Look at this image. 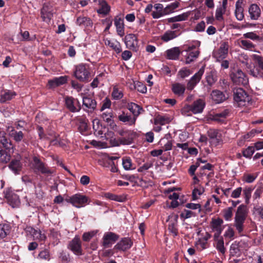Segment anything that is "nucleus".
<instances>
[{
    "label": "nucleus",
    "mask_w": 263,
    "mask_h": 263,
    "mask_svg": "<svg viewBox=\"0 0 263 263\" xmlns=\"http://www.w3.org/2000/svg\"><path fill=\"white\" fill-rule=\"evenodd\" d=\"M31 168L35 174L43 175L45 181L50 179L55 173V171L53 169L51 168L47 164L43 162L37 156H33L32 157Z\"/></svg>",
    "instance_id": "1"
},
{
    "label": "nucleus",
    "mask_w": 263,
    "mask_h": 263,
    "mask_svg": "<svg viewBox=\"0 0 263 263\" xmlns=\"http://www.w3.org/2000/svg\"><path fill=\"white\" fill-rule=\"evenodd\" d=\"M249 213L247 204L239 205L235 213L234 226L238 233L240 234L244 229V223L246 220Z\"/></svg>",
    "instance_id": "2"
},
{
    "label": "nucleus",
    "mask_w": 263,
    "mask_h": 263,
    "mask_svg": "<svg viewBox=\"0 0 263 263\" xmlns=\"http://www.w3.org/2000/svg\"><path fill=\"white\" fill-rule=\"evenodd\" d=\"M233 100L235 105L241 107L247 106L252 103V97L241 88L233 89Z\"/></svg>",
    "instance_id": "3"
},
{
    "label": "nucleus",
    "mask_w": 263,
    "mask_h": 263,
    "mask_svg": "<svg viewBox=\"0 0 263 263\" xmlns=\"http://www.w3.org/2000/svg\"><path fill=\"white\" fill-rule=\"evenodd\" d=\"M65 200L67 202L71 203L77 208L84 207L89 203V198L81 193H77L71 196H68Z\"/></svg>",
    "instance_id": "4"
},
{
    "label": "nucleus",
    "mask_w": 263,
    "mask_h": 263,
    "mask_svg": "<svg viewBox=\"0 0 263 263\" xmlns=\"http://www.w3.org/2000/svg\"><path fill=\"white\" fill-rule=\"evenodd\" d=\"M74 75L81 82H88L90 76L89 65L82 63L76 66Z\"/></svg>",
    "instance_id": "5"
},
{
    "label": "nucleus",
    "mask_w": 263,
    "mask_h": 263,
    "mask_svg": "<svg viewBox=\"0 0 263 263\" xmlns=\"http://www.w3.org/2000/svg\"><path fill=\"white\" fill-rule=\"evenodd\" d=\"M230 76L232 81L236 85L246 86L249 83L248 77L240 69H234L231 71Z\"/></svg>",
    "instance_id": "6"
},
{
    "label": "nucleus",
    "mask_w": 263,
    "mask_h": 263,
    "mask_svg": "<svg viewBox=\"0 0 263 263\" xmlns=\"http://www.w3.org/2000/svg\"><path fill=\"white\" fill-rule=\"evenodd\" d=\"M205 106V102L201 99L195 101L191 105L186 104L182 109V113L186 114L192 112L194 114L201 113Z\"/></svg>",
    "instance_id": "7"
},
{
    "label": "nucleus",
    "mask_w": 263,
    "mask_h": 263,
    "mask_svg": "<svg viewBox=\"0 0 263 263\" xmlns=\"http://www.w3.org/2000/svg\"><path fill=\"white\" fill-rule=\"evenodd\" d=\"M253 60L256 64V67L250 70V74L256 78L263 77V57L257 54L253 55Z\"/></svg>",
    "instance_id": "8"
},
{
    "label": "nucleus",
    "mask_w": 263,
    "mask_h": 263,
    "mask_svg": "<svg viewBox=\"0 0 263 263\" xmlns=\"http://www.w3.org/2000/svg\"><path fill=\"white\" fill-rule=\"evenodd\" d=\"M64 102L66 108L71 112H79L81 109V105L79 101L71 96H65Z\"/></svg>",
    "instance_id": "9"
},
{
    "label": "nucleus",
    "mask_w": 263,
    "mask_h": 263,
    "mask_svg": "<svg viewBox=\"0 0 263 263\" xmlns=\"http://www.w3.org/2000/svg\"><path fill=\"white\" fill-rule=\"evenodd\" d=\"M3 194L8 203L12 207L15 208L19 205L20 203L19 197L13 192L11 187L5 189L3 192Z\"/></svg>",
    "instance_id": "10"
},
{
    "label": "nucleus",
    "mask_w": 263,
    "mask_h": 263,
    "mask_svg": "<svg viewBox=\"0 0 263 263\" xmlns=\"http://www.w3.org/2000/svg\"><path fill=\"white\" fill-rule=\"evenodd\" d=\"M53 7L49 3H44L41 9V17L43 22H50L54 13Z\"/></svg>",
    "instance_id": "11"
},
{
    "label": "nucleus",
    "mask_w": 263,
    "mask_h": 263,
    "mask_svg": "<svg viewBox=\"0 0 263 263\" xmlns=\"http://www.w3.org/2000/svg\"><path fill=\"white\" fill-rule=\"evenodd\" d=\"M67 248L71 250L74 254L81 256L83 254L82 248L81 241L78 237H74L70 241L67 246Z\"/></svg>",
    "instance_id": "12"
},
{
    "label": "nucleus",
    "mask_w": 263,
    "mask_h": 263,
    "mask_svg": "<svg viewBox=\"0 0 263 263\" xmlns=\"http://www.w3.org/2000/svg\"><path fill=\"white\" fill-rule=\"evenodd\" d=\"M209 142L212 146H216L222 142L221 134L216 129L210 128L207 132Z\"/></svg>",
    "instance_id": "13"
},
{
    "label": "nucleus",
    "mask_w": 263,
    "mask_h": 263,
    "mask_svg": "<svg viewBox=\"0 0 263 263\" xmlns=\"http://www.w3.org/2000/svg\"><path fill=\"white\" fill-rule=\"evenodd\" d=\"M204 72V68L202 67L190 78L186 84L187 90H192L195 88L201 80Z\"/></svg>",
    "instance_id": "14"
},
{
    "label": "nucleus",
    "mask_w": 263,
    "mask_h": 263,
    "mask_svg": "<svg viewBox=\"0 0 263 263\" xmlns=\"http://www.w3.org/2000/svg\"><path fill=\"white\" fill-rule=\"evenodd\" d=\"M124 42L126 47L137 52L139 50L138 40L134 34H127L124 37Z\"/></svg>",
    "instance_id": "15"
},
{
    "label": "nucleus",
    "mask_w": 263,
    "mask_h": 263,
    "mask_svg": "<svg viewBox=\"0 0 263 263\" xmlns=\"http://www.w3.org/2000/svg\"><path fill=\"white\" fill-rule=\"evenodd\" d=\"M76 125L78 126L79 132L83 135H87L89 129L88 125V120L84 116L76 118Z\"/></svg>",
    "instance_id": "16"
},
{
    "label": "nucleus",
    "mask_w": 263,
    "mask_h": 263,
    "mask_svg": "<svg viewBox=\"0 0 263 263\" xmlns=\"http://www.w3.org/2000/svg\"><path fill=\"white\" fill-rule=\"evenodd\" d=\"M229 45L228 42H223L220 43L219 48L214 52V57L218 61L223 60L227 57L229 52Z\"/></svg>",
    "instance_id": "17"
},
{
    "label": "nucleus",
    "mask_w": 263,
    "mask_h": 263,
    "mask_svg": "<svg viewBox=\"0 0 263 263\" xmlns=\"http://www.w3.org/2000/svg\"><path fill=\"white\" fill-rule=\"evenodd\" d=\"M68 76H60L55 77L52 79L49 80L47 84L48 89H54L55 87L64 85L67 83Z\"/></svg>",
    "instance_id": "18"
},
{
    "label": "nucleus",
    "mask_w": 263,
    "mask_h": 263,
    "mask_svg": "<svg viewBox=\"0 0 263 263\" xmlns=\"http://www.w3.org/2000/svg\"><path fill=\"white\" fill-rule=\"evenodd\" d=\"M133 245L132 240L129 237L122 238L115 246V249L126 251L131 248Z\"/></svg>",
    "instance_id": "19"
},
{
    "label": "nucleus",
    "mask_w": 263,
    "mask_h": 263,
    "mask_svg": "<svg viewBox=\"0 0 263 263\" xmlns=\"http://www.w3.org/2000/svg\"><path fill=\"white\" fill-rule=\"evenodd\" d=\"M97 105V101L90 95L83 97V106L89 109L90 112L96 109Z\"/></svg>",
    "instance_id": "20"
},
{
    "label": "nucleus",
    "mask_w": 263,
    "mask_h": 263,
    "mask_svg": "<svg viewBox=\"0 0 263 263\" xmlns=\"http://www.w3.org/2000/svg\"><path fill=\"white\" fill-rule=\"evenodd\" d=\"M119 238V235L112 233V232H107L104 234L103 239V245L104 247L107 248L115 243Z\"/></svg>",
    "instance_id": "21"
},
{
    "label": "nucleus",
    "mask_w": 263,
    "mask_h": 263,
    "mask_svg": "<svg viewBox=\"0 0 263 263\" xmlns=\"http://www.w3.org/2000/svg\"><path fill=\"white\" fill-rule=\"evenodd\" d=\"M118 119L129 126L135 125L137 120L135 117H134L130 114L126 113L124 111H123L121 115L118 116Z\"/></svg>",
    "instance_id": "22"
},
{
    "label": "nucleus",
    "mask_w": 263,
    "mask_h": 263,
    "mask_svg": "<svg viewBox=\"0 0 263 263\" xmlns=\"http://www.w3.org/2000/svg\"><path fill=\"white\" fill-rule=\"evenodd\" d=\"M249 13L252 20H257L260 17L261 10L259 7L256 4H252L249 8Z\"/></svg>",
    "instance_id": "23"
},
{
    "label": "nucleus",
    "mask_w": 263,
    "mask_h": 263,
    "mask_svg": "<svg viewBox=\"0 0 263 263\" xmlns=\"http://www.w3.org/2000/svg\"><path fill=\"white\" fill-rule=\"evenodd\" d=\"M211 96L212 100L217 104L223 102L228 98L223 92L217 89L213 90Z\"/></svg>",
    "instance_id": "24"
},
{
    "label": "nucleus",
    "mask_w": 263,
    "mask_h": 263,
    "mask_svg": "<svg viewBox=\"0 0 263 263\" xmlns=\"http://www.w3.org/2000/svg\"><path fill=\"white\" fill-rule=\"evenodd\" d=\"M114 24L116 27L117 34L120 36L123 37L125 34L123 18L117 16L115 18Z\"/></svg>",
    "instance_id": "25"
},
{
    "label": "nucleus",
    "mask_w": 263,
    "mask_h": 263,
    "mask_svg": "<svg viewBox=\"0 0 263 263\" xmlns=\"http://www.w3.org/2000/svg\"><path fill=\"white\" fill-rule=\"evenodd\" d=\"M243 5L242 0H238L236 2L235 15L238 21H242L244 18Z\"/></svg>",
    "instance_id": "26"
},
{
    "label": "nucleus",
    "mask_w": 263,
    "mask_h": 263,
    "mask_svg": "<svg viewBox=\"0 0 263 263\" xmlns=\"http://www.w3.org/2000/svg\"><path fill=\"white\" fill-rule=\"evenodd\" d=\"M178 216L177 215H175L174 219L171 220L168 224V230L174 237L178 235Z\"/></svg>",
    "instance_id": "27"
},
{
    "label": "nucleus",
    "mask_w": 263,
    "mask_h": 263,
    "mask_svg": "<svg viewBox=\"0 0 263 263\" xmlns=\"http://www.w3.org/2000/svg\"><path fill=\"white\" fill-rule=\"evenodd\" d=\"M105 45L109 46L114 50L117 54L122 52V47L120 42L116 40L111 41L108 39L104 40Z\"/></svg>",
    "instance_id": "28"
},
{
    "label": "nucleus",
    "mask_w": 263,
    "mask_h": 263,
    "mask_svg": "<svg viewBox=\"0 0 263 263\" xmlns=\"http://www.w3.org/2000/svg\"><path fill=\"white\" fill-rule=\"evenodd\" d=\"M180 53L179 48L175 47L166 51V57L169 60H176L178 59Z\"/></svg>",
    "instance_id": "29"
},
{
    "label": "nucleus",
    "mask_w": 263,
    "mask_h": 263,
    "mask_svg": "<svg viewBox=\"0 0 263 263\" xmlns=\"http://www.w3.org/2000/svg\"><path fill=\"white\" fill-rule=\"evenodd\" d=\"M8 167L15 174H19L22 168V164L20 160L12 159Z\"/></svg>",
    "instance_id": "30"
},
{
    "label": "nucleus",
    "mask_w": 263,
    "mask_h": 263,
    "mask_svg": "<svg viewBox=\"0 0 263 263\" xmlns=\"http://www.w3.org/2000/svg\"><path fill=\"white\" fill-rule=\"evenodd\" d=\"M127 108L133 114V116L135 117L136 119L141 114V111L143 110L142 107L133 102L128 103Z\"/></svg>",
    "instance_id": "31"
},
{
    "label": "nucleus",
    "mask_w": 263,
    "mask_h": 263,
    "mask_svg": "<svg viewBox=\"0 0 263 263\" xmlns=\"http://www.w3.org/2000/svg\"><path fill=\"white\" fill-rule=\"evenodd\" d=\"M138 136L136 132L132 130H127L124 137H122L123 140V144L130 145L133 143L134 140Z\"/></svg>",
    "instance_id": "32"
},
{
    "label": "nucleus",
    "mask_w": 263,
    "mask_h": 263,
    "mask_svg": "<svg viewBox=\"0 0 263 263\" xmlns=\"http://www.w3.org/2000/svg\"><path fill=\"white\" fill-rule=\"evenodd\" d=\"M255 187L252 185L246 186L242 189V196L245 199V203L249 204L250 202V199L252 196V193L253 191L254 190Z\"/></svg>",
    "instance_id": "33"
},
{
    "label": "nucleus",
    "mask_w": 263,
    "mask_h": 263,
    "mask_svg": "<svg viewBox=\"0 0 263 263\" xmlns=\"http://www.w3.org/2000/svg\"><path fill=\"white\" fill-rule=\"evenodd\" d=\"M154 8L156 10L152 13V16L154 18H158L166 15V14H164L165 12H164V8L162 4H156L154 5Z\"/></svg>",
    "instance_id": "34"
},
{
    "label": "nucleus",
    "mask_w": 263,
    "mask_h": 263,
    "mask_svg": "<svg viewBox=\"0 0 263 263\" xmlns=\"http://www.w3.org/2000/svg\"><path fill=\"white\" fill-rule=\"evenodd\" d=\"M11 129L9 131V136L12 137L16 142H21L24 138V134L22 131H16L14 127H9Z\"/></svg>",
    "instance_id": "35"
},
{
    "label": "nucleus",
    "mask_w": 263,
    "mask_h": 263,
    "mask_svg": "<svg viewBox=\"0 0 263 263\" xmlns=\"http://www.w3.org/2000/svg\"><path fill=\"white\" fill-rule=\"evenodd\" d=\"M77 25L81 27H92V22L89 17L86 16H79L76 21Z\"/></svg>",
    "instance_id": "36"
},
{
    "label": "nucleus",
    "mask_w": 263,
    "mask_h": 263,
    "mask_svg": "<svg viewBox=\"0 0 263 263\" xmlns=\"http://www.w3.org/2000/svg\"><path fill=\"white\" fill-rule=\"evenodd\" d=\"M223 223V220L221 218H212L210 226L213 231L223 230L224 229L222 226Z\"/></svg>",
    "instance_id": "37"
},
{
    "label": "nucleus",
    "mask_w": 263,
    "mask_h": 263,
    "mask_svg": "<svg viewBox=\"0 0 263 263\" xmlns=\"http://www.w3.org/2000/svg\"><path fill=\"white\" fill-rule=\"evenodd\" d=\"M0 143L6 149H10L12 146L11 140L6 136L4 132H0Z\"/></svg>",
    "instance_id": "38"
},
{
    "label": "nucleus",
    "mask_w": 263,
    "mask_h": 263,
    "mask_svg": "<svg viewBox=\"0 0 263 263\" xmlns=\"http://www.w3.org/2000/svg\"><path fill=\"white\" fill-rule=\"evenodd\" d=\"M230 110L229 109H224L219 112L215 114L213 116V120L214 121L221 122L229 115Z\"/></svg>",
    "instance_id": "39"
},
{
    "label": "nucleus",
    "mask_w": 263,
    "mask_h": 263,
    "mask_svg": "<svg viewBox=\"0 0 263 263\" xmlns=\"http://www.w3.org/2000/svg\"><path fill=\"white\" fill-rule=\"evenodd\" d=\"M16 95L15 91L11 90H5L4 93L1 95L0 102L2 103H4L8 101L11 100Z\"/></svg>",
    "instance_id": "40"
},
{
    "label": "nucleus",
    "mask_w": 263,
    "mask_h": 263,
    "mask_svg": "<svg viewBox=\"0 0 263 263\" xmlns=\"http://www.w3.org/2000/svg\"><path fill=\"white\" fill-rule=\"evenodd\" d=\"M172 90L174 94L178 96H181L184 94L185 90V87L182 84L177 83L173 84Z\"/></svg>",
    "instance_id": "41"
},
{
    "label": "nucleus",
    "mask_w": 263,
    "mask_h": 263,
    "mask_svg": "<svg viewBox=\"0 0 263 263\" xmlns=\"http://www.w3.org/2000/svg\"><path fill=\"white\" fill-rule=\"evenodd\" d=\"M171 118L168 115H158L155 119V124L164 125L171 121Z\"/></svg>",
    "instance_id": "42"
},
{
    "label": "nucleus",
    "mask_w": 263,
    "mask_h": 263,
    "mask_svg": "<svg viewBox=\"0 0 263 263\" xmlns=\"http://www.w3.org/2000/svg\"><path fill=\"white\" fill-rule=\"evenodd\" d=\"M122 165L124 170L126 171L135 170L136 165H134L131 158L129 157H125L122 158Z\"/></svg>",
    "instance_id": "43"
},
{
    "label": "nucleus",
    "mask_w": 263,
    "mask_h": 263,
    "mask_svg": "<svg viewBox=\"0 0 263 263\" xmlns=\"http://www.w3.org/2000/svg\"><path fill=\"white\" fill-rule=\"evenodd\" d=\"M112 117L113 115L112 111H110L109 112H104L102 115V117L103 119V120L107 122L111 128H114L116 126V124L115 123L114 120L112 119Z\"/></svg>",
    "instance_id": "44"
},
{
    "label": "nucleus",
    "mask_w": 263,
    "mask_h": 263,
    "mask_svg": "<svg viewBox=\"0 0 263 263\" xmlns=\"http://www.w3.org/2000/svg\"><path fill=\"white\" fill-rule=\"evenodd\" d=\"M100 8L98 12L100 14L106 15L110 11V7L107 3L104 0L99 1Z\"/></svg>",
    "instance_id": "45"
},
{
    "label": "nucleus",
    "mask_w": 263,
    "mask_h": 263,
    "mask_svg": "<svg viewBox=\"0 0 263 263\" xmlns=\"http://www.w3.org/2000/svg\"><path fill=\"white\" fill-rule=\"evenodd\" d=\"M188 52L189 54L186 55L185 58V63L186 64H190L198 57L200 50L199 49H197L195 51H189Z\"/></svg>",
    "instance_id": "46"
},
{
    "label": "nucleus",
    "mask_w": 263,
    "mask_h": 263,
    "mask_svg": "<svg viewBox=\"0 0 263 263\" xmlns=\"http://www.w3.org/2000/svg\"><path fill=\"white\" fill-rule=\"evenodd\" d=\"M189 16L188 13H183L177 16L170 17L167 19L168 23H175L177 22L185 21Z\"/></svg>",
    "instance_id": "47"
},
{
    "label": "nucleus",
    "mask_w": 263,
    "mask_h": 263,
    "mask_svg": "<svg viewBox=\"0 0 263 263\" xmlns=\"http://www.w3.org/2000/svg\"><path fill=\"white\" fill-rule=\"evenodd\" d=\"M240 46L245 50L253 51L255 49V45L249 40H242L240 41Z\"/></svg>",
    "instance_id": "48"
},
{
    "label": "nucleus",
    "mask_w": 263,
    "mask_h": 263,
    "mask_svg": "<svg viewBox=\"0 0 263 263\" xmlns=\"http://www.w3.org/2000/svg\"><path fill=\"white\" fill-rule=\"evenodd\" d=\"M179 5L180 3L177 1L171 3V4L167 5L164 8V12H165L164 13V14H166V15H167L170 13L174 12L175 10L179 7Z\"/></svg>",
    "instance_id": "49"
},
{
    "label": "nucleus",
    "mask_w": 263,
    "mask_h": 263,
    "mask_svg": "<svg viewBox=\"0 0 263 263\" xmlns=\"http://www.w3.org/2000/svg\"><path fill=\"white\" fill-rule=\"evenodd\" d=\"M92 128L95 131L98 132V134L99 135H102L103 134L102 129L105 127L104 126H103L98 119H95L93 120Z\"/></svg>",
    "instance_id": "50"
},
{
    "label": "nucleus",
    "mask_w": 263,
    "mask_h": 263,
    "mask_svg": "<svg viewBox=\"0 0 263 263\" xmlns=\"http://www.w3.org/2000/svg\"><path fill=\"white\" fill-rule=\"evenodd\" d=\"M257 177V174H243L242 177V181L244 182L251 183L253 182Z\"/></svg>",
    "instance_id": "51"
},
{
    "label": "nucleus",
    "mask_w": 263,
    "mask_h": 263,
    "mask_svg": "<svg viewBox=\"0 0 263 263\" xmlns=\"http://www.w3.org/2000/svg\"><path fill=\"white\" fill-rule=\"evenodd\" d=\"M177 37L175 31H167L161 36V40L165 42H167L169 41L173 40Z\"/></svg>",
    "instance_id": "52"
},
{
    "label": "nucleus",
    "mask_w": 263,
    "mask_h": 263,
    "mask_svg": "<svg viewBox=\"0 0 263 263\" xmlns=\"http://www.w3.org/2000/svg\"><path fill=\"white\" fill-rule=\"evenodd\" d=\"M232 208H227L222 211V216L226 221H231L233 215Z\"/></svg>",
    "instance_id": "53"
},
{
    "label": "nucleus",
    "mask_w": 263,
    "mask_h": 263,
    "mask_svg": "<svg viewBox=\"0 0 263 263\" xmlns=\"http://www.w3.org/2000/svg\"><path fill=\"white\" fill-rule=\"evenodd\" d=\"M10 232V226L7 224H0V237L5 238Z\"/></svg>",
    "instance_id": "54"
},
{
    "label": "nucleus",
    "mask_w": 263,
    "mask_h": 263,
    "mask_svg": "<svg viewBox=\"0 0 263 263\" xmlns=\"http://www.w3.org/2000/svg\"><path fill=\"white\" fill-rule=\"evenodd\" d=\"M134 88L136 89L138 91L142 93H146L147 92V87L142 82L139 81L134 82Z\"/></svg>",
    "instance_id": "55"
},
{
    "label": "nucleus",
    "mask_w": 263,
    "mask_h": 263,
    "mask_svg": "<svg viewBox=\"0 0 263 263\" xmlns=\"http://www.w3.org/2000/svg\"><path fill=\"white\" fill-rule=\"evenodd\" d=\"M10 155L0 147V161L6 163L10 160Z\"/></svg>",
    "instance_id": "56"
},
{
    "label": "nucleus",
    "mask_w": 263,
    "mask_h": 263,
    "mask_svg": "<svg viewBox=\"0 0 263 263\" xmlns=\"http://www.w3.org/2000/svg\"><path fill=\"white\" fill-rule=\"evenodd\" d=\"M255 152V147L252 146H248L242 151V156L246 158L251 159Z\"/></svg>",
    "instance_id": "57"
},
{
    "label": "nucleus",
    "mask_w": 263,
    "mask_h": 263,
    "mask_svg": "<svg viewBox=\"0 0 263 263\" xmlns=\"http://www.w3.org/2000/svg\"><path fill=\"white\" fill-rule=\"evenodd\" d=\"M111 96L114 99L120 100L123 98V93L122 91L119 90V89L117 86H114Z\"/></svg>",
    "instance_id": "58"
},
{
    "label": "nucleus",
    "mask_w": 263,
    "mask_h": 263,
    "mask_svg": "<svg viewBox=\"0 0 263 263\" xmlns=\"http://www.w3.org/2000/svg\"><path fill=\"white\" fill-rule=\"evenodd\" d=\"M216 248L222 254L224 255L225 254L226 249L224 246V241L222 237H221L220 239L216 241Z\"/></svg>",
    "instance_id": "59"
},
{
    "label": "nucleus",
    "mask_w": 263,
    "mask_h": 263,
    "mask_svg": "<svg viewBox=\"0 0 263 263\" xmlns=\"http://www.w3.org/2000/svg\"><path fill=\"white\" fill-rule=\"evenodd\" d=\"M238 60L240 63H241L244 66H246L247 67H248L249 66V58L247 54L243 53L239 54L238 57Z\"/></svg>",
    "instance_id": "60"
},
{
    "label": "nucleus",
    "mask_w": 263,
    "mask_h": 263,
    "mask_svg": "<svg viewBox=\"0 0 263 263\" xmlns=\"http://www.w3.org/2000/svg\"><path fill=\"white\" fill-rule=\"evenodd\" d=\"M192 73V72L190 69L186 67H184L179 70L178 72V76L182 79H184L188 77Z\"/></svg>",
    "instance_id": "61"
},
{
    "label": "nucleus",
    "mask_w": 263,
    "mask_h": 263,
    "mask_svg": "<svg viewBox=\"0 0 263 263\" xmlns=\"http://www.w3.org/2000/svg\"><path fill=\"white\" fill-rule=\"evenodd\" d=\"M180 216L181 218L185 219L192 217H195L196 214L191 211L184 209L180 214Z\"/></svg>",
    "instance_id": "62"
},
{
    "label": "nucleus",
    "mask_w": 263,
    "mask_h": 263,
    "mask_svg": "<svg viewBox=\"0 0 263 263\" xmlns=\"http://www.w3.org/2000/svg\"><path fill=\"white\" fill-rule=\"evenodd\" d=\"M109 143L112 146H119L121 145H125L123 144L122 138H111L109 140Z\"/></svg>",
    "instance_id": "63"
},
{
    "label": "nucleus",
    "mask_w": 263,
    "mask_h": 263,
    "mask_svg": "<svg viewBox=\"0 0 263 263\" xmlns=\"http://www.w3.org/2000/svg\"><path fill=\"white\" fill-rule=\"evenodd\" d=\"M254 213L263 220V206L257 205L254 208Z\"/></svg>",
    "instance_id": "64"
}]
</instances>
